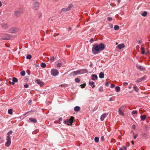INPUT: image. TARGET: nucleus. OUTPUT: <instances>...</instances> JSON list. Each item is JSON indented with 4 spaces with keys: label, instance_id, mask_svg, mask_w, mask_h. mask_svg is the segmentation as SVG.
I'll return each instance as SVG.
<instances>
[{
    "label": "nucleus",
    "instance_id": "obj_1",
    "mask_svg": "<svg viewBox=\"0 0 150 150\" xmlns=\"http://www.w3.org/2000/svg\"><path fill=\"white\" fill-rule=\"evenodd\" d=\"M104 48V45L102 43L95 44L93 45L92 50L93 54H96L99 51H103Z\"/></svg>",
    "mask_w": 150,
    "mask_h": 150
},
{
    "label": "nucleus",
    "instance_id": "obj_2",
    "mask_svg": "<svg viewBox=\"0 0 150 150\" xmlns=\"http://www.w3.org/2000/svg\"><path fill=\"white\" fill-rule=\"evenodd\" d=\"M23 12V8H21L15 11L14 12L13 15L15 16L18 17L20 16Z\"/></svg>",
    "mask_w": 150,
    "mask_h": 150
},
{
    "label": "nucleus",
    "instance_id": "obj_3",
    "mask_svg": "<svg viewBox=\"0 0 150 150\" xmlns=\"http://www.w3.org/2000/svg\"><path fill=\"white\" fill-rule=\"evenodd\" d=\"M74 117H73L71 116L69 119H67L65 120V122L68 125H71L72 123L74 121Z\"/></svg>",
    "mask_w": 150,
    "mask_h": 150
},
{
    "label": "nucleus",
    "instance_id": "obj_4",
    "mask_svg": "<svg viewBox=\"0 0 150 150\" xmlns=\"http://www.w3.org/2000/svg\"><path fill=\"white\" fill-rule=\"evenodd\" d=\"M50 73L52 76H56L58 75L59 72L56 69H51Z\"/></svg>",
    "mask_w": 150,
    "mask_h": 150
},
{
    "label": "nucleus",
    "instance_id": "obj_5",
    "mask_svg": "<svg viewBox=\"0 0 150 150\" xmlns=\"http://www.w3.org/2000/svg\"><path fill=\"white\" fill-rule=\"evenodd\" d=\"M79 74H81L79 70L76 71L72 72L69 74L68 76L71 77L72 76H76Z\"/></svg>",
    "mask_w": 150,
    "mask_h": 150
},
{
    "label": "nucleus",
    "instance_id": "obj_6",
    "mask_svg": "<svg viewBox=\"0 0 150 150\" xmlns=\"http://www.w3.org/2000/svg\"><path fill=\"white\" fill-rule=\"evenodd\" d=\"M147 79V76L145 75L144 76L142 77L141 78L138 79L136 80V83H139L142 81H144L146 80Z\"/></svg>",
    "mask_w": 150,
    "mask_h": 150
},
{
    "label": "nucleus",
    "instance_id": "obj_7",
    "mask_svg": "<svg viewBox=\"0 0 150 150\" xmlns=\"http://www.w3.org/2000/svg\"><path fill=\"white\" fill-rule=\"evenodd\" d=\"M136 67L138 69L140 70L141 71H144L145 70V67L142 65L137 64H136Z\"/></svg>",
    "mask_w": 150,
    "mask_h": 150
},
{
    "label": "nucleus",
    "instance_id": "obj_8",
    "mask_svg": "<svg viewBox=\"0 0 150 150\" xmlns=\"http://www.w3.org/2000/svg\"><path fill=\"white\" fill-rule=\"evenodd\" d=\"M6 140L7 142L6 143L5 145L7 147H9L11 143V138L10 137L8 136Z\"/></svg>",
    "mask_w": 150,
    "mask_h": 150
},
{
    "label": "nucleus",
    "instance_id": "obj_9",
    "mask_svg": "<svg viewBox=\"0 0 150 150\" xmlns=\"http://www.w3.org/2000/svg\"><path fill=\"white\" fill-rule=\"evenodd\" d=\"M39 6L38 2H35L33 4V8L34 9L36 10L38 9Z\"/></svg>",
    "mask_w": 150,
    "mask_h": 150
},
{
    "label": "nucleus",
    "instance_id": "obj_10",
    "mask_svg": "<svg viewBox=\"0 0 150 150\" xmlns=\"http://www.w3.org/2000/svg\"><path fill=\"white\" fill-rule=\"evenodd\" d=\"M35 82L38 84H39L40 86L43 85L44 83L40 81L39 79H37L35 80Z\"/></svg>",
    "mask_w": 150,
    "mask_h": 150
},
{
    "label": "nucleus",
    "instance_id": "obj_11",
    "mask_svg": "<svg viewBox=\"0 0 150 150\" xmlns=\"http://www.w3.org/2000/svg\"><path fill=\"white\" fill-rule=\"evenodd\" d=\"M10 38V36L9 35H4L3 36H2V39L4 40H8Z\"/></svg>",
    "mask_w": 150,
    "mask_h": 150
},
{
    "label": "nucleus",
    "instance_id": "obj_12",
    "mask_svg": "<svg viewBox=\"0 0 150 150\" xmlns=\"http://www.w3.org/2000/svg\"><path fill=\"white\" fill-rule=\"evenodd\" d=\"M2 27L4 29H7L8 27V24L6 23H3L1 24Z\"/></svg>",
    "mask_w": 150,
    "mask_h": 150
},
{
    "label": "nucleus",
    "instance_id": "obj_13",
    "mask_svg": "<svg viewBox=\"0 0 150 150\" xmlns=\"http://www.w3.org/2000/svg\"><path fill=\"white\" fill-rule=\"evenodd\" d=\"M125 47V45L124 44H120L117 46V48L120 50L124 48Z\"/></svg>",
    "mask_w": 150,
    "mask_h": 150
},
{
    "label": "nucleus",
    "instance_id": "obj_14",
    "mask_svg": "<svg viewBox=\"0 0 150 150\" xmlns=\"http://www.w3.org/2000/svg\"><path fill=\"white\" fill-rule=\"evenodd\" d=\"M80 74H83L85 73H86L88 72L87 70L86 69H82L79 70Z\"/></svg>",
    "mask_w": 150,
    "mask_h": 150
},
{
    "label": "nucleus",
    "instance_id": "obj_15",
    "mask_svg": "<svg viewBox=\"0 0 150 150\" xmlns=\"http://www.w3.org/2000/svg\"><path fill=\"white\" fill-rule=\"evenodd\" d=\"M92 80L95 81V80H96L98 79V76L96 74H93L92 75Z\"/></svg>",
    "mask_w": 150,
    "mask_h": 150
},
{
    "label": "nucleus",
    "instance_id": "obj_16",
    "mask_svg": "<svg viewBox=\"0 0 150 150\" xmlns=\"http://www.w3.org/2000/svg\"><path fill=\"white\" fill-rule=\"evenodd\" d=\"M15 31V28H12L9 30V32L10 33H14Z\"/></svg>",
    "mask_w": 150,
    "mask_h": 150
},
{
    "label": "nucleus",
    "instance_id": "obj_17",
    "mask_svg": "<svg viewBox=\"0 0 150 150\" xmlns=\"http://www.w3.org/2000/svg\"><path fill=\"white\" fill-rule=\"evenodd\" d=\"M106 116V114L104 113L101 116L100 118V119L101 121H103L104 118Z\"/></svg>",
    "mask_w": 150,
    "mask_h": 150
},
{
    "label": "nucleus",
    "instance_id": "obj_18",
    "mask_svg": "<svg viewBox=\"0 0 150 150\" xmlns=\"http://www.w3.org/2000/svg\"><path fill=\"white\" fill-rule=\"evenodd\" d=\"M29 120L33 123H36L37 122V120L34 118H30L29 119Z\"/></svg>",
    "mask_w": 150,
    "mask_h": 150
},
{
    "label": "nucleus",
    "instance_id": "obj_19",
    "mask_svg": "<svg viewBox=\"0 0 150 150\" xmlns=\"http://www.w3.org/2000/svg\"><path fill=\"white\" fill-rule=\"evenodd\" d=\"M13 82H12V84L14 85L15 82H16L18 81V80L17 78L15 77H14L13 78Z\"/></svg>",
    "mask_w": 150,
    "mask_h": 150
},
{
    "label": "nucleus",
    "instance_id": "obj_20",
    "mask_svg": "<svg viewBox=\"0 0 150 150\" xmlns=\"http://www.w3.org/2000/svg\"><path fill=\"white\" fill-rule=\"evenodd\" d=\"M99 77L101 79H103L104 77V74L103 72H101L99 74Z\"/></svg>",
    "mask_w": 150,
    "mask_h": 150
},
{
    "label": "nucleus",
    "instance_id": "obj_21",
    "mask_svg": "<svg viewBox=\"0 0 150 150\" xmlns=\"http://www.w3.org/2000/svg\"><path fill=\"white\" fill-rule=\"evenodd\" d=\"M80 109V107L78 106H76L74 107V110L76 112L78 111Z\"/></svg>",
    "mask_w": 150,
    "mask_h": 150
},
{
    "label": "nucleus",
    "instance_id": "obj_22",
    "mask_svg": "<svg viewBox=\"0 0 150 150\" xmlns=\"http://www.w3.org/2000/svg\"><path fill=\"white\" fill-rule=\"evenodd\" d=\"M89 84L90 85L92 86V88H93L95 86L94 82L93 81H89Z\"/></svg>",
    "mask_w": 150,
    "mask_h": 150
},
{
    "label": "nucleus",
    "instance_id": "obj_23",
    "mask_svg": "<svg viewBox=\"0 0 150 150\" xmlns=\"http://www.w3.org/2000/svg\"><path fill=\"white\" fill-rule=\"evenodd\" d=\"M146 117V116L145 115H141V119L142 120H144Z\"/></svg>",
    "mask_w": 150,
    "mask_h": 150
},
{
    "label": "nucleus",
    "instance_id": "obj_24",
    "mask_svg": "<svg viewBox=\"0 0 150 150\" xmlns=\"http://www.w3.org/2000/svg\"><path fill=\"white\" fill-rule=\"evenodd\" d=\"M141 54H145V51H144V47H142L141 48Z\"/></svg>",
    "mask_w": 150,
    "mask_h": 150
},
{
    "label": "nucleus",
    "instance_id": "obj_25",
    "mask_svg": "<svg viewBox=\"0 0 150 150\" xmlns=\"http://www.w3.org/2000/svg\"><path fill=\"white\" fill-rule=\"evenodd\" d=\"M134 90L137 92L139 91V88L137 86H135L133 87Z\"/></svg>",
    "mask_w": 150,
    "mask_h": 150
},
{
    "label": "nucleus",
    "instance_id": "obj_26",
    "mask_svg": "<svg viewBox=\"0 0 150 150\" xmlns=\"http://www.w3.org/2000/svg\"><path fill=\"white\" fill-rule=\"evenodd\" d=\"M46 64L43 62H42L40 64L41 67L42 68H45L46 67Z\"/></svg>",
    "mask_w": 150,
    "mask_h": 150
},
{
    "label": "nucleus",
    "instance_id": "obj_27",
    "mask_svg": "<svg viewBox=\"0 0 150 150\" xmlns=\"http://www.w3.org/2000/svg\"><path fill=\"white\" fill-rule=\"evenodd\" d=\"M119 26L118 25H115L114 27V29L115 30H117L119 29Z\"/></svg>",
    "mask_w": 150,
    "mask_h": 150
},
{
    "label": "nucleus",
    "instance_id": "obj_28",
    "mask_svg": "<svg viewBox=\"0 0 150 150\" xmlns=\"http://www.w3.org/2000/svg\"><path fill=\"white\" fill-rule=\"evenodd\" d=\"M147 12L146 11H144L143 13L141 14V15L144 17H145L147 15Z\"/></svg>",
    "mask_w": 150,
    "mask_h": 150
},
{
    "label": "nucleus",
    "instance_id": "obj_29",
    "mask_svg": "<svg viewBox=\"0 0 150 150\" xmlns=\"http://www.w3.org/2000/svg\"><path fill=\"white\" fill-rule=\"evenodd\" d=\"M25 71L24 70L22 71L20 73L21 75L22 76H24L25 75Z\"/></svg>",
    "mask_w": 150,
    "mask_h": 150
},
{
    "label": "nucleus",
    "instance_id": "obj_30",
    "mask_svg": "<svg viewBox=\"0 0 150 150\" xmlns=\"http://www.w3.org/2000/svg\"><path fill=\"white\" fill-rule=\"evenodd\" d=\"M115 90L117 92H119L120 90V87L119 86H116L115 88Z\"/></svg>",
    "mask_w": 150,
    "mask_h": 150
},
{
    "label": "nucleus",
    "instance_id": "obj_31",
    "mask_svg": "<svg viewBox=\"0 0 150 150\" xmlns=\"http://www.w3.org/2000/svg\"><path fill=\"white\" fill-rule=\"evenodd\" d=\"M68 10H67V8H63L62 9L61 12L65 13Z\"/></svg>",
    "mask_w": 150,
    "mask_h": 150
},
{
    "label": "nucleus",
    "instance_id": "obj_32",
    "mask_svg": "<svg viewBox=\"0 0 150 150\" xmlns=\"http://www.w3.org/2000/svg\"><path fill=\"white\" fill-rule=\"evenodd\" d=\"M72 5L71 4H70L68 6V7L67 8V10H68L69 11L70 9L71 8V7H72Z\"/></svg>",
    "mask_w": 150,
    "mask_h": 150
},
{
    "label": "nucleus",
    "instance_id": "obj_33",
    "mask_svg": "<svg viewBox=\"0 0 150 150\" xmlns=\"http://www.w3.org/2000/svg\"><path fill=\"white\" fill-rule=\"evenodd\" d=\"M94 140L96 142H98L99 140V138L97 137H95L94 138Z\"/></svg>",
    "mask_w": 150,
    "mask_h": 150
},
{
    "label": "nucleus",
    "instance_id": "obj_34",
    "mask_svg": "<svg viewBox=\"0 0 150 150\" xmlns=\"http://www.w3.org/2000/svg\"><path fill=\"white\" fill-rule=\"evenodd\" d=\"M75 81L76 82L79 83L80 81V79L78 78H76L75 79Z\"/></svg>",
    "mask_w": 150,
    "mask_h": 150
},
{
    "label": "nucleus",
    "instance_id": "obj_35",
    "mask_svg": "<svg viewBox=\"0 0 150 150\" xmlns=\"http://www.w3.org/2000/svg\"><path fill=\"white\" fill-rule=\"evenodd\" d=\"M31 58V55L30 54L28 55L26 57V58L28 59H30Z\"/></svg>",
    "mask_w": 150,
    "mask_h": 150
},
{
    "label": "nucleus",
    "instance_id": "obj_36",
    "mask_svg": "<svg viewBox=\"0 0 150 150\" xmlns=\"http://www.w3.org/2000/svg\"><path fill=\"white\" fill-rule=\"evenodd\" d=\"M98 90L99 91L102 92L103 91V88L102 87H100L99 88Z\"/></svg>",
    "mask_w": 150,
    "mask_h": 150
},
{
    "label": "nucleus",
    "instance_id": "obj_37",
    "mask_svg": "<svg viewBox=\"0 0 150 150\" xmlns=\"http://www.w3.org/2000/svg\"><path fill=\"white\" fill-rule=\"evenodd\" d=\"M86 85V84L85 83H83L80 86H81V88H83L85 87Z\"/></svg>",
    "mask_w": 150,
    "mask_h": 150
},
{
    "label": "nucleus",
    "instance_id": "obj_38",
    "mask_svg": "<svg viewBox=\"0 0 150 150\" xmlns=\"http://www.w3.org/2000/svg\"><path fill=\"white\" fill-rule=\"evenodd\" d=\"M127 148L125 147V146H123L122 147L121 149H120L119 150H126Z\"/></svg>",
    "mask_w": 150,
    "mask_h": 150
},
{
    "label": "nucleus",
    "instance_id": "obj_39",
    "mask_svg": "<svg viewBox=\"0 0 150 150\" xmlns=\"http://www.w3.org/2000/svg\"><path fill=\"white\" fill-rule=\"evenodd\" d=\"M119 112H123L122 110V107H121L119 109Z\"/></svg>",
    "mask_w": 150,
    "mask_h": 150
},
{
    "label": "nucleus",
    "instance_id": "obj_40",
    "mask_svg": "<svg viewBox=\"0 0 150 150\" xmlns=\"http://www.w3.org/2000/svg\"><path fill=\"white\" fill-rule=\"evenodd\" d=\"M54 57H52L50 58V59L52 61H54Z\"/></svg>",
    "mask_w": 150,
    "mask_h": 150
},
{
    "label": "nucleus",
    "instance_id": "obj_41",
    "mask_svg": "<svg viewBox=\"0 0 150 150\" xmlns=\"http://www.w3.org/2000/svg\"><path fill=\"white\" fill-rule=\"evenodd\" d=\"M13 110L11 109H9L8 110V112H12Z\"/></svg>",
    "mask_w": 150,
    "mask_h": 150
},
{
    "label": "nucleus",
    "instance_id": "obj_42",
    "mask_svg": "<svg viewBox=\"0 0 150 150\" xmlns=\"http://www.w3.org/2000/svg\"><path fill=\"white\" fill-rule=\"evenodd\" d=\"M62 64L60 63H58L57 64V66L58 67H60L61 66Z\"/></svg>",
    "mask_w": 150,
    "mask_h": 150
},
{
    "label": "nucleus",
    "instance_id": "obj_43",
    "mask_svg": "<svg viewBox=\"0 0 150 150\" xmlns=\"http://www.w3.org/2000/svg\"><path fill=\"white\" fill-rule=\"evenodd\" d=\"M29 86V85L28 84H25L24 85V87L25 88H28Z\"/></svg>",
    "mask_w": 150,
    "mask_h": 150
},
{
    "label": "nucleus",
    "instance_id": "obj_44",
    "mask_svg": "<svg viewBox=\"0 0 150 150\" xmlns=\"http://www.w3.org/2000/svg\"><path fill=\"white\" fill-rule=\"evenodd\" d=\"M108 20L109 21H111L112 20V18L111 17H108Z\"/></svg>",
    "mask_w": 150,
    "mask_h": 150
},
{
    "label": "nucleus",
    "instance_id": "obj_45",
    "mask_svg": "<svg viewBox=\"0 0 150 150\" xmlns=\"http://www.w3.org/2000/svg\"><path fill=\"white\" fill-rule=\"evenodd\" d=\"M12 131H10V132H8V133L7 134L9 136V135H10L11 134H12Z\"/></svg>",
    "mask_w": 150,
    "mask_h": 150
},
{
    "label": "nucleus",
    "instance_id": "obj_46",
    "mask_svg": "<svg viewBox=\"0 0 150 150\" xmlns=\"http://www.w3.org/2000/svg\"><path fill=\"white\" fill-rule=\"evenodd\" d=\"M128 83L126 82H125L123 83V85L124 86H126L128 85Z\"/></svg>",
    "mask_w": 150,
    "mask_h": 150
},
{
    "label": "nucleus",
    "instance_id": "obj_47",
    "mask_svg": "<svg viewBox=\"0 0 150 150\" xmlns=\"http://www.w3.org/2000/svg\"><path fill=\"white\" fill-rule=\"evenodd\" d=\"M93 41H94V40H93V38H91L90 40V42L91 43L93 42Z\"/></svg>",
    "mask_w": 150,
    "mask_h": 150
},
{
    "label": "nucleus",
    "instance_id": "obj_48",
    "mask_svg": "<svg viewBox=\"0 0 150 150\" xmlns=\"http://www.w3.org/2000/svg\"><path fill=\"white\" fill-rule=\"evenodd\" d=\"M101 139L102 141H103L104 140V138L103 136H102L101 137Z\"/></svg>",
    "mask_w": 150,
    "mask_h": 150
},
{
    "label": "nucleus",
    "instance_id": "obj_49",
    "mask_svg": "<svg viewBox=\"0 0 150 150\" xmlns=\"http://www.w3.org/2000/svg\"><path fill=\"white\" fill-rule=\"evenodd\" d=\"M137 136H138V134H135V135L134 137V139H136L137 137Z\"/></svg>",
    "mask_w": 150,
    "mask_h": 150
},
{
    "label": "nucleus",
    "instance_id": "obj_50",
    "mask_svg": "<svg viewBox=\"0 0 150 150\" xmlns=\"http://www.w3.org/2000/svg\"><path fill=\"white\" fill-rule=\"evenodd\" d=\"M32 102V100H29L28 101V104L30 105L31 104V103Z\"/></svg>",
    "mask_w": 150,
    "mask_h": 150
},
{
    "label": "nucleus",
    "instance_id": "obj_51",
    "mask_svg": "<svg viewBox=\"0 0 150 150\" xmlns=\"http://www.w3.org/2000/svg\"><path fill=\"white\" fill-rule=\"evenodd\" d=\"M109 84V83L108 82H106L105 83V85L107 86H108Z\"/></svg>",
    "mask_w": 150,
    "mask_h": 150
},
{
    "label": "nucleus",
    "instance_id": "obj_52",
    "mask_svg": "<svg viewBox=\"0 0 150 150\" xmlns=\"http://www.w3.org/2000/svg\"><path fill=\"white\" fill-rule=\"evenodd\" d=\"M62 117H60L58 119V120L59 121H62Z\"/></svg>",
    "mask_w": 150,
    "mask_h": 150
},
{
    "label": "nucleus",
    "instance_id": "obj_53",
    "mask_svg": "<svg viewBox=\"0 0 150 150\" xmlns=\"http://www.w3.org/2000/svg\"><path fill=\"white\" fill-rule=\"evenodd\" d=\"M132 128L134 129H135V126L134 125H133V126H132Z\"/></svg>",
    "mask_w": 150,
    "mask_h": 150
},
{
    "label": "nucleus",
    "instance_id": "obj_54",
    "mask_svg": "<svg viewBox=\"0 0 150 150\" xmlns=\"http://www.w3.org/2000/svg\"><path fill=\"white\" fill-rule=\"evenodd\" d=\"M115 1H117L118 3L120 2V0H115Z\"/></svg>",
    "mask_w": 150,
    "mask_h": 150
},
{
    "label": "nucleus",
    "instance_id": "obj_55",
    "mask_svg": "<svg viewBox=\"0 0 150 150\" xmlns=\"http://www.w3.org/2000/svg\"><path fill=\"white\" fill-rule=\"evenodd\" d=\"M137 111L136 110H133L131 112H137Z\"/></svg>",
    "mask_w": 150,
    "mask_h": 150
},
{
    "label": "nucleus",
    "instance_id": "obj_56",
    "mask_svg": "<svg viewBox=\"0 0 150 150\" xmlns=\"http://www.w3.org/2000/svg\"><path fill=\"white\" fill-rule=\"evenodd\" d=\"M121 115L123 116L124 115V113H119Z\"/></svg>",
    "mask_w": 150,
    "mask_h": 150
},
{
    "label": "nucleus",
    "instance_id": "obj_57",
    "mask_svg": "<svg viewBox=\"0 0 150 150\" xmlns=\"http://www.w3.org/2000/svg\"><path fill=\"white\" fill-rule=\"evenodd\" d=\"M2 4H1V2L0 1V7H1V6H2Z\"/></svg>",
    "mask_w": 150,
    "mask_h": 150
},
{
    "label": "nucleus",
    "instance_id": "obj_58",
    "mask_svg": "<svg viewBox=\"0 0 150 150\" xmlns=\"http://www.w3.org/2000/svg\"><path fill=\"white\" fill-rule=\"evenodd\" d=\"M131 143H132V145L134 144V142L133 141H131Z\"/></svg>",
    "mask_w": 150,
    "mask_h": 150
},
{
    "label": "nucleus",
    "instance_id": "obj_59",
    "mask_svg": "<svg viewBox=\"0 0 150 150\" xmlns=\"http://www.w3.org/2000/svg\"><path fill=\"white\" fill-rule=\"evenodd\" d=\"M68 29L69 30H71V27H69Z\"/></svg>",
    "mask_w": 150,
    "mask_h": 150
},
{
    "label": "nucleus",
    "instance_id": "obj_60",
    "mask_svg": "<svg viewBox=\"0 0 150 150\" xmlns=\"http://www.w3.org/2000/svg\"><path fill=\"white\" fill-rule=\"evenodd\" d=\"M110 27L111 28H112V25H110Z\"/></svg>",
    "mask_w": 150,
    "mask_h": 150
},
{
    "label": "nucleus",
    "instance_id": "obj_61",
    "mask_svg": "<svg viewBox=\"0 0 150 150\" xmlns=\"http://www.w3.org/2000/svg\"><path fill=\"white\" fill-rule=\"evenodd\" d=\"M109 100L111 101H112V98H110L109 99Z\"/></svg>",
    "mask_w": 150,
    "mask_h": 150
},
{
    "label": "nucleus",
    "instance_id": "obj_62",
    "mask_svg": "<svg viewBox=\"0 0 150 150\" xmlns=\"http://www.w3.org/2000/svg\"><path fill=\"white\" fill-rule=\"evenodd\" d=\"M9 84H11H11H12V82H11V81H9Z\"/></svg>",
    "mask_w": 150,
    "mask_h": 150
},
{
    "label": "nucleus",
    "instance_id": "obj_63",
    "mask_svg": "<svg viewBox=\"0 0 150 150\" xmlns=\"http://www.w3.org/2000/svg\"><path fill=\"white\" fill-rule=\"evenodd\" d=\"M139 43H141V40H139Z\"/></svg>",
    "mask_w": 150,
    "mask_h": 150
},
{
    "label": "nucleus",
    "instance_id": "obj_64",
    "mask_svg": "<svg viewBox=\"0 0 150 150\" xmlns=\"http://www.w3.org/2000/svg\"><path fill=\"white\" fill-rule=\"evenodd\" d=\"M110 87L111 88H112V84H111L110 85Z\"/></svg>",
    "mask_w": 150,
    "mask_h": 150
}]
</instances>
